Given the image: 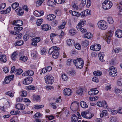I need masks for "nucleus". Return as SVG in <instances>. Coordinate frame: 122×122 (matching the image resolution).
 <instances>
[{
	"label": "nucleus",
	"instance_id": "412c9836",
	"mask_svg": "<svg viewBox=\"0 0 122 122\" xmlns=\"http://www.w3.org/2000/svg\"><path fill=\"white\" fill-rule=\"evenodd\" d=\"M6 56L5 55H2L0 56V61L4 63L7 60L6 59Z\"/></svg>",
	"mask_w": 122,
	"mask_h": 122
},
{
	"label": "nucleus",
	"instance_id": "2eb2a0df",
	"mask_svg": "<svg viewBox=\"0 0 122 122\" xmlns=\"http://www.w3.org/2000/svg\"><path fill=\"white\" fill-rule=\"evenodd\" d=\"M41 27V28L43 30L45 31L50 30L51 28L50 26L49 25L46 24L42 25Z\"/></svg>",
	"mask_w": 122,
	"mask_h": 122
},
{
	"label": "nucleus",
	"instance_id": "3c124183",
	"mask_svg": "<svg viewBox=\"0 0 122 122\" xmlns=\"http://www.w3.org/2000/svg\"><path fill=\"white\" fill-rule=\"evenodd\" d=\"M113 34V31H112L110 30L108 31V33L107 34V35H106L107 36V37L108 36V37L110 38V37L112 36Z\"/></svg>",
	"mask_w": 122,
	"mask_h": 122
},
{
	"label": "nucleus",
	"instance_id": "338daca9",
	"mask_svg": "<svg viewBox=\"0 0 122 122\" xmlns=\"http://www.w3.org/2000/svg\"><path fill=\"white\" fill-rule=\"evenodd\" d=\"M110 122H116V119L115 117H111L110 118Z\"/></svg>",
	"mask_w": 122,
	"mask_h": 122
},
{
	"label": "nucleus",
	"instance_id": "b1692460",
	"mask_svg": "<svg viewBox=\"0 0 122 122\" xmlns=\"http://www.w3.org/2000/svg\"><path fill=\"white\" fill-rule=\"evenodd\" d=\"M70 13H71L72 15L74 16H76L77 17H79L80 16V13L78 12L75 11H72V10H70L69 11Z\"/></svg>",
	"mask_w": 122,
	"mask_h": 122
},
{
	"label": "nucleus",
	"instance_id": "c03bdc74",
	"mask_svg": "<svg viewBox=\"0 0 122 122\" xmlns=\"http://www.w3.org/2000/svg\"><path fill=\"white\" fill-rule=\"evenodd\" d=\"M43 20L42 19H38L37 21V25H40L42 23Z\"/></svg>",
	"mask_w": 122,
	"mask_h": 122
},
{
	"label": "nucleus",
	"instance_id": "4468645a",
	"mask_svg": "<svg viewBox=\"0 0 122 122\" xmlns=\"http://www.w3.org/2000/svg\"><path fill=\"white\" fill-rule=\"evenodd\" d=\"M34 74V72L32 70H29L23 74L22 75L23 76H32Z\"/></svg>",
	"mask_w": 122,
	"mask_h": 122
},
{
	"label": "nucleus",
	"instance_id": "cd10ccee",
	"mask_svg": "<svg viewBox=\"0 0 122 122\" xmlns=\"http://www.w3.org/2000/svg\"><path fill=\"white\" fill-rule=\"evenodd\" d=\"M94 51H99L101 48V46L99 44L95 45Z\"/></svg>",
	"mask_w": 122,
	"mask_h": 122
},
{
	"label": "nucleus",
	"instance_id": "9d476101",
	"mask_svg": "<svg viewBox=\"0 0 122 122\" xmlns=\"http://www.w3.org/2000/svg\"><path fill=\"white\" fill-rule=\"evenodd\" d=\"M97 104L99 107H103L105 108H107V104L105 101L102 102H99L97 103Z\"/></svg>",
	"mask_w": 122,
	"mask_h": 122
},
{
	"label": "nucleus",
	"instance_id": "de8ad7c7",
	"mask_svg": "<svg viewBox=\"0 0 122 122\" xmlns=\"http://www.w3.org/2000/svg\"><path fill=\"white\" fill-rule=\"evenodd\" d=\"M89 42L88 41L85 40L82 42V44L85 47H86L89 44Z\"/></svg>",
	"mask_w": 122,
	"mask_h": 122
},
{
	"label": "nucleus",
	"instance_id": "f03ea898",
	"mask_svg": "<svg viewBox=\"0 0 122 122\" xmlns=\"http://www.w3.org/2000/svg\"><path fill=\"white\" fill-rule=\"evenodd\" d=\"M113 5L112 2L108 0H105L102 4V6L105 10H107L110 9Z\"/></svg>",
	"mask_w": 122,
	"mask_h": 122
},
{
	"label": "nucleus",
	"instance_id": "37998d69",
	"mask_svg": "<svg viewBox=\"0 0 122 122\" xmlns=\"http://www.w3.org/2000/svg\"><path fill=\"white\" fill-rule=\"evenodd\" d=\"M59 56V52L53 53L52 56L55 59L57 58Z\"/></svg>",
	"mask_w": 122,
	"mask_h": 122
},
{
	"label": "nucleus",
	"instance_id": "c756f323",
	"mask_svg": "<svg viewBox=\"0 0 122 122\" xmlns=\"http://www.w3.org/2000/svg\"><path fill=\"white\" fill-rule=\"evenodd\" d=\"M78 119L77 117L75 114H73L72 117L71 121L72 122H77Z\"/></svg>",
	"mask_w": 122,
	"mask_h": 122
},
{
	"label": "nucleus",
	"instance_id": "864d4df0",
	"mask_svg": "<svg viewBox=\"0 0 122 122\" xmlns=\"http://www.w3.org/2000/svg\"><path fill=\"white\" fill-rule=\"evenodd\" d=\"M73 59H69L67 60V62L66 64L68 66H70L71 63V62H73Z\"/></svg>",
	"mask_w": 122,
	"mask_h": 122
},
{
	"label": "nucleus",
	"instance_id": "4be33fe9",
	"mask_svg": "<svg viewBox=\"0 0 122 122\" xmlns=\"http://www.w3.org/2000/svg\"><path fill=\"white\" fill-rule=\"evenodd\" d=\"M56 17L55 15L53 14H50L48 15L47 17V19L50 21L53 20Z\"/></svg>",
	"mask_w": 122,
	"mask_h": 122
},
{
	"label": "nucleus",
	"instance_id": "6e6552de",
	"mask_svg": "<svg viewBox=\"0 0 122 122\" xmlns=\"http://www.w3.org/2000/svg\"><path fill=\"white\" fill-rule=\"evenodd\" d=\"M59 49V48L57 46H53L49 49L48 53L49 54L51 55L53 53L58 52V51Z\"/></svg>",
	"mask_w": 122,
	"mask_h": 122
},
{
	"label": "nucleus",
	"instance_id": "f8f14e48",
	"mask_svg": "<svg viewBox=\"0 0 122 122\" xmlns=\"http://www.w3.org/2000/svg\"><path fill=\"white\" fill-rule=\"evenodd\" d=\"M32 45L36 46L37 45V43L39 42L40 40V38L39 37H36L32 39Z\"/></svg>",
	"mask_w": 122,
	"mask_h": 122
},
{
	"label": "nucleus",
	"instance_id": "bb28decb",
	"mask_svg": "<svg viewBox=\"0 0 122 122\" xmlns=\"http://www.w3.org/2000/svg\"><path fill=\"white\" fill-rule=\"evenodd\" d=\"M10 11L11 7H9L5 10L1 11V13L2 14H6L9 13Z\"/></svg>",
	"mask_w": 122,
	"mask_h": 122
},
{
	"label": "nucleus",
	"instance_id": "680f3d73",
	"mask_svg": "<svg viewBox=\"0 0 122 122\" xmlns=\"http://www.w3.org/2000/svg\"><path fill=\"white\" fill-rule=\"evenodd\" d=\"M58 22L56 20L53 21L51 23V25L53 26H55L57 25Z\"/></svg>",
	"mask_w": 122,
	"mask_h": 122
},
{
	"label": "nucleus",
	"instance_id": "aec40b11",
	"mask_svg": "<svg viewBox=\"0 0 122 122\" xmlns=\"http://www.w3.org/2000/svg\"><path fill=\"white\" fill-rule=\"evenodd\" d=\"M66 42L68 45L69 46L74 45L75 43L74 41L73 40L70 39H67Z\"/></svg>",
	"mask_w": 122,
	"mask_h": 122
},
{
	"label": "nucleus",
	"instance_id": "7ed1b4c3",
	"mask_svg": "<svg viewBox=\"0 0 122 122\" xmlns=\"http://www.w3.org/2000/svg\"><path fill=\"white\" fill-rule=\"evenodd\" d=\"M99 28L102 30H105L108 27L107 23L104 20H100L97 23Z\"/></svg>",
	"mask_w": 122,
	"mask_h": 122
},
{
	"label": "nucleus",
	"instance_id": "e433bc0d",
	"mask_svg": "<svg viewBox=\"0 0 122 122\" xmlns=\"http://www.w3.org/2000/svg\"><path fill=\"white\" fill-rule=\"evenodd\" d=\"M62 24H61L60 26H59V28L61 29H63L65 27L66 23L64 20H62Z\"/></svg>",
	"mask_w": 122,
	"mask_h": 122
},
{
	"label": "nucleus",
	"instance_id": "2f4dec72",
	"mask_svg": "<svg viewBox=\"0 0 122 122\" xmlns=\"http://www.w3.org/2000/svg\"><path fill=\"white\" fill-rule=\"evenodd\" d=\"M56 14L58 16H60L61 15V10L60 9H56L55 11Z\"/></svg>",
	"mask_w": 122,
	"mask_h": 122
},
{
	"label": "nucleus",
	"instance_id": "13d9d810",
	"mask_svg": "<svg viewBox=\"0 0 122 122\" xmlns=\"http://www.w3.org/2000/svg\"><path fill=\"white\" fill-rule=\"evenodd\" d=\"M34 14L36 16L38 17L40 16V12L37 11H35L34 12Z\"/></svg>",
	"mask_w": 122,
	"mask_h": 122
},
{
	"label": "nucleus",
	"instance_id": "473e14b6",
	"mask_svg": "<svg viewBox=\"0 0 122 122\" xmlns=\"http://www.w3.org/2000/svg\"><path fill=\"white\" fill-rule=\"evenodd\" d=\"M14 29L17 31V34H18L19 33V31L22 30L23 29V28L22 27L18 26L14 27Z\"/></svg>",
	"mask_w": 122,
	"mask_h": 122
},
{
	"label": "nucleus",
	"instance_id": "5701e85b",
	"mask_svg": "<svg viewBox=\"0 0 122 122\" xmlns=\"http://www.w3.org/2000/svg\"><path fill=\"white\" fill-rule=\"evenodd\" d=\"M81 106L83 108H85L88 107V106L86 102L83 101H81L80 104Z\"/></svg>",
	"mask_w": 122,
	"mask_h": 122
},
{
	"label": "nucleus",
	"instance_id": "e2e57ef3",
	"mask_svg": "<svg viewBox=\"0 0 122 122\" xmlns=\"http://www.w3.org/2000/svg\"><path fill=\"white\" fill-rule=\"evenodd\" d=\"M43 3V1L41 0L38 1L36 3V5L37 6H40Z\"/></svg>",
	"mask_w": 122,
	"mask_h": 122
},
{
	"label": "nucleus",
	"instance_id": "393cba45",
	"mask_svg": "<svg viewBox=\"0 0 122 122\" xmlns=\"http://www.w3.org/2000/svg\"><path fill=\"white\" fill-rule=\"evenodd\" d=\"M99 56V60L102 62H103L104 60L103 59V57L104 56V53L102 52L100 53L98 55Z\"/></svg>",
	"mask_w": 122,
	"mask_h": 122
},
{
	"label": "nucleus",
	"instance_id": "6e6d98bb",
	"mask_svg": "<svg viewBox=\"0 0 122 122\" xmlns=\"http://www.w3.org/2000/svg\"><path fill=\"white\" fill-rule=\"evenodd\" d=\"M62 79L64 81L67 80L68 79V77L65 74L62 75Z\"/></svg>",
	"mask_w": 122,
	"mask_h": 122
},
{
	"label": "nucleus",
	"instance_id": "a19ab883",
	"mask_svg": "<svg viewBox=\"0 0 122 122\" xmlns=\"http://www.w3.org/2000/svg\"><path fill=\"white\" fill-rule=\"evenodd\" d=\"M27 57L25 56H22L20 58V59L22 61L25 62L27 60Z\"/></svg>",
	"mask_w": 122,
	"mask_h": 122
},
{
	"label": "nucleus",
	"instance_id": "39448f33",
	"mask_svg": "<svg viewBox=\"0 0 122 122\" xmlns=\"http://www.w3.org/2000/svg\"><path fill=\"white\" fill-rule=\"evenodd\" d=\"M109 75L112 77L116 76L117 74L116 69L113 66H112L109 68Z\"/></svg>",
	"mask_w": 122,
	"mask_h": 122
},
{
	"label": "nucleus",
	"instance_id": "ddd939ff",
	"mask_svg": "<svg viewBox=\"0 0 122 122\" xmlns=\"http://www.w3.org/2000/svg\"><path fill=\"white\" fill-rule=\"evenodd\" d=\"M63 93L65 95L69 96L72 94V91L71 89L66 88L64 90Z\"/></svg>",
	"mask_w": 122,
	"mask_h": 122
},
{
	"label": "nucleus",
	"instance_id": "4c0bfd02",
	"mask_svg": "<svg viewBox=\"0 0 122 122\" xmlns=\"http://www.w3.org/2000/svg\"><path fill=\"white\" fill-rule=\"evenodd\" d=\"M107 20L109 24H112L114 22L113 19L111 17H108L107 18Z\"/></svg>",
	"mask_w": 122,
	"mask_h": 122
},
{
	"label": "nucleus",
	"instance_id": "a878e982",
	"mask_svg": "<svg viewBox=\"0 0 122 122\" xmlns=\"http://www.w3.org/2000/svg\"><path fill=\"white\" fill-rule=\"evenodd\" d=\"M84 37L88 39H90L92 37V35L90 33L87 32L85 34Z\"/></svg>",
	"mask_w": 122,
	"mask_h": 122
},
{
	"label": "nucleus",
	"instance_id": "603ef678",
	"mask_svg": "<svg viewBox=\"0 0 122 122\" xmlns=\"http://www.w3.org/2000/svg\"><path fill=\"white\" fill-rule=\"evenodd\" d=\"M75 46V48L77 49L80 50L81 49V45L78 43L76 44Z\"/></svg>",
	"mask_w": 122,
	"mask_h": 122
},
{
	"label": "nucleus",
	"instance_id": "72a5a7b5",
	"mask_svg": "<svg viewBox=\"0 0 122 122\" xmlns=\"http://www.w3.org/2000/svg\"><path fill=\"white\" fill-rule=\"evenodd\" d=\"M94 74L97 76H99L101 75L102 72L99 71H94L93 73Z\"/></svg>",
	"mask_w": 122,
	"mask_h": 122
},
{
	"label": "nucleus",
	"instance_id": "6ab92c4d",
	"mask_svg": "<svg viewBox=\"0 0 122 122\" xmlns=\"http://www.w3.org/2000/svg\"><path fill=\"white\" fill-rule=\"evenodd\" d=\"M115 35L118 38L122 37V31L120 30H117L115 32Z\"/></svg>",
	"mask_w": 122,
	"mask_h": 122
},
{
	"label": "nucleus",
	"instance_id": "a18cd8bd",
	"mask_svg": "<svg viewBox=\"0 0 122 122\" xmlns=\"http://www.w3.org/2000/svg\"><path fill=\"white\" fill-rule=\"evenodd\" d=\"M65 0H54V1L57 3L60 4L63 3L65 2Z\"/></svg>",
	"mask_w": 122,
	"mask_h": 122
},
{
	"label": "nucleus",
	"instance_id": "a211bd4d",
	"mask_svg": "<svg viewBox=\"0 0 122 122\" xmlns=\"http://www.w3.org/2000/svg\"><path fill=\"white\" fill-rule=\"evenodd\" d=\"M15 11L18 15H22L24 14L23 10L21 8H19L16 9Z\"/></svg>",
	"mask_w": 122,
	"mask_h": 122
},
{
	"label": "nucleus",
	"instance_id": "bf43d9fd",
	"mask_svg": "<svg viewBox=\"0 0 122 122\" xmlns=\"http://www.w3.org/2000/svg\"><path fill=\"white\" fill-rule=\"evenodd\" d=\"M11 81L10 79H9L7 76L4 79V81L6 84L9 83Z\"/></svg>",
	"mask_w": 122,
	"mask_h": 122
},
{
	"label": "nucleus",
	"instance_id": "f3484780",
	"mask_svg": "<svg viewBox=\"0 0 122 122\" xmlns=\"http://www.w3.org/2000/svg\"><path fill=\"white\" fill-rule=\"evenodd\" d=\"M88 114H87V111L83 112L81 113V115L83 117L86 118H87L91 119L93 116V115L91 114L90 116L88 117Z\"/></svg>",
	"mask_w": 122,
	"mask_h": 122
},
{
	"label": "nucleus",
	"instance_id": "1a4fd4ad",
	"mask_svg": "<svg viewBox=\"0 0 122 122\" xmlns=\"http://www.w3.org/2000/svg\"><path fill=\"white\" fill-rule=\"evenodd\" d=\"M33 80V79L32 77L30 76L29 77L25 79L23 82V84L27 85L32 83Z\"/></svg>",
	"mask_w": 122,
	"mask_h": 122
},
{
	"label": "nucleus",
	"instance_id": "79ce46f5",
	"mask_svg": "<svg viewBox=\"0 0 122 122\" xmlns=\"http://www.w3.org/2000/svg\"><path fill=\"white\" fill-rule=\"evenodd\" d=\"M40 98L38 95H34L33 96V100L36 101H38L40 100Z\"/></svg>",
	"mask_w": 122,
	"mask_h": 122
},
{
	"label": "nucleus",
	"instance_id": "49530a36",
	"mask_svg": "<svg viewBox=\"0 0 122 122\" xmlns=\"http://www.w3.org/2000/svg\"><path fill=\"white\" fill-rule=\"evenodd\" d=\"M75 31L74 29H70L69 30V32L70 35L73 36L75 34Z\"/></svg>",
	"mask_w": 122,
	"mask_h": 122
},
{
	"label": "nucleus",
	"instance_id": "423d86ee",
	"mask_svg": "<svg viewBox=\"0 0 122 122\" xmlns=\"http://www.w3.org/2000/svg\"><path fill=\"white\" fill-rule=\"evenodd\" d=\"M59 31L60 33V34H55L54 33H53L51 34L50 38L52 42L53 41H52L54 38L56 36H59L60 38H61L63 36L64 34L63 32L61 30H59Z\"/></svg>",
	"mask_w": 122,
	"mask_h": 122
},
{
	"label": "nucleus",
	"instance_id": "dca6fc26",
	"mask_svg": "<svg viewBox=\"0 0 122 122\" xmlns=\"http://www.w3.org/2000/svg\"><path fill=\"white\" fill-rule=\"evenodd\" d=\"M15 107L18 110H24L25 107V106L22 104H18L15 105Z\"/></svg>",
	"mask_w": 122,
	"mask_h": 122
},
{
	"label": "nucleus",
	"instance_id": "5fc2aeb1",
	"mask_svg": "<svg viewBox=\"0 0 122 122\" xmlns=\"http://www.w3.org/2000/svg\"><path fill=\"white\" fill-rule=\"evenodd\" d=\"M5 94L8 95L11 97H13L14 96V94L11 92L10 91L7 92L5 93Z\"/></svg>",
	"mask_w": 122,
	"mask_h": 122
},
{
	"label": "nucleus",
	"instance_id": "0eeeda50",
	"mask_svg": "<svg viewBox=\"0 0 122 122\" xmlns=\"http://www.w3.org/2000/svg\"><path fill=\"white\" fill-rule=\"evenodd\" d=\"M78 102L75 101L73 102L71 104L70 108L73 111H76L78 109Z\"/></svg>",
	"mask_w": 122,
	"mask_h": 122
},
{
	"label": "nucleus",
	"instance_id": "69168bd1",
	"mask_svg": "<svg viewBox=\"0 0 122 122\" xmlns=\"http://www.w3.org/2000/svg\"><path fill=\"white\" fill-rule=\"evenodd\" d=\"M92 80L93 81L96 82H98L99 81L98 78L96 77H93L92 78Z\"/></svg>",
	"mask_w": 122,
	"mask_h": 122
},
{
	"label": "nucleus",
	"instance_id": "f704fd0d",
	"mask_svg": "<svg viewBox=\"0 0 122 122\" xmlns=\"http://www.w3.org/2000/svg\"><path fill=\"white\" fill-rule=\"evenodd\" d=\"M76 93L78 94L82 95L83 93V89L82 88H80L76 92Z\"/></svg>",
	"mask_w": 122,
	"mask_h": 122
},
{
	"label": "nucleus",
	"instance_id": "4d7b16f0",
	"mask_svg": "<svg viewBox=\"0 0 122 122\" xmlns=\"http://www.w3.org/2000/svg\"><path fill=\"white\" fill-rule=\"evenodd\" d=\"M84 11L85 12V15L86 16H87L88 15H90L91 14V11L90 10L87 9Z\"/></svg>",
	"mask_w": 122,
	"mask_h": 122
},
{
	"label": "nucleus",
	"instance_id": "c9c22d12",
	"mask_svg": "<svg viewBox=\"0 0 122 122\" xmlns=\"http://www.w3.org/2000/svg\"><path fill=\"white\" fill-rule=\"evenodd\" d=\"M47 5L49 6H54L56 5V4L53 2L49 1L47 2Z\"/></svg>",
	"mask_w": 122,
	"mask_h": 122
},
{
	"label": "nucleus",
	"instance_id": "0e129e2a",
	"mask_svg": "<svg viewBox=\"0 0 122 122\" xmlns=\"http://www.w3.org/2000/svg\"><path fill=\"white\" fill-rule=\"evenodd\" d=\"M50 106H51V107L53 108L54 109H56L57 108V107L56 106V104L55 103H50Z\"/></svg>",
	"mask_w": 122,
	"mask_h": 122
},
{
	"label": "nucleus",
	"instance_id": "8fccbe9b",
	"mask_svg": "<svg viewBox=\"0 0 122 122\" xmlns=\"http://www.w3.org/2000/svg\"><path fill=\"white\" fill-rule=\"evenodd\" d=\"M44 107V105H36L34 106V107L35 108L37 109L41 108Z\"/></svg>",
	"mask_w": 122,
	"mask_h": 122
},
{
	"label": "nucleus",
	"instance_id": "052dcab7",
	"mask_svg": "<svg viewBox=\"0 0 122 122\" xmlns=\"http://www.w3.org/2000/svg\"><path fill=\"white\" fill-rule=\"evenodd\" d=\"M6 4L5 3H3L0 4V9H4L6 6Z\"/></svg>",
	"mask_w": 122,
	"mask_h": 122
},
{
	"label": "nucleus",
	"instance_id": "09e8293b",
	"mask_svg": "<svg viewBox=\"0 0 122 122\" xmlns=\"http://www.w3.org/2000/svg\"><path fill=\"white\" fill-rule=\"evenodd\" d=\"M35 88L34 86L32 85H30L27 86V89L28 90H33L35 89Z\"/></svg>",
	"mask_w": 122,
	"mask_h": 122
},
{
	"label": "nucleus",
	"instance_id": "58836bf2",
	"mask_svg": "<svg viewBox=\"0 0 122 122\" xmlns=\"http://www.w3.org/2000/svg\"><path fill=\"white\" fill-rule=\"evenodd\" d=\"M19 6V3H18L15 2L13 3L12 5V8L15 9Z\"/></svg>",
	"mask_w": 122,
	"mask_h": 122
},
{
	"label": "nucleus",
	"instance_id": "20e7f679",
	"mask_svg": "<svg viewBox=\"0 0 122 122\" xmlns=\"http://www.w3.org/2000/svg\"><path fill=\"white\" fill-rule=\"evenodd\" d=\"M45 83L47 84H52L54 82L53 78L51 75H47L44 77Z\"/></svg>",
	"mask_w": 122,
	"mask_h": 122
},
{
	"label": "nucleus",
	"instance_id": "c85d7f7f",
	"mask_svg": "<svg viewBox=\"0 0 122 122\" xmlns=\"http://www.w3.org/2000/svg\"><path fill=\"white\" fill-rule=\"evenodd\" d=\"M17 54L16 52H14L11 56V58L14 61L16 60V58H17Z\"/></svg>",
	"mask_w": 122,
	"mask_h": 122
},
{
	"label": "nucleus",
	"instance_id": "7c9ffc66",
	"mask_svg": "<svg viewBox=\"0 0 122 122\" xmlns=\"http://www.w3.org/2000/svg\"><path fill=\"white\" fill-rule=\"evenodd\" d=\"M23 71V70L21 69H19L15 71V74L16 75H19Z\"/></svg>",
	"mask_w": 122,
	"mask_h": 122
},
{
	"label": "nucleus",
	"instance_id": "ea45409f",
	"mask_svg": "<svg viewBox=\"0 0 122 122\" xmlns=\"http://www.w3.org/2000/svg\"><path fill=\"white\" fill-rule=\"evenodd\" d=\"M81 27H82L84 25H86V22L84 20H81L80 22L79 23Z\"/></svg>",
	"mask_w": 122,
	"mask_h": 122
},
{
	"label": "nucleus",
	"instance_id": "774afa93",
	"mask_svg": "<svg viewBox=\"0 0 122 122\" xmlns=\"http://www.w3.org/2000/svg\"><path fill=\"white\" fill-rule=\"evenodd\" d=\"M117 84L119 86L122 85V79H121L118 80L117 82Z\"/></svg>",
	"mask_w": 122,
	"mask_h": 122
},
{
	"label": "nucleus",
	"instance_id": "9b49d317",
	"mask_svg": "<svg viewBox=\"0 0 122 122\" xmlns=\"http://www.w3.org/2000/svg\"><path fill=\"white\" fill-rule=\"evenodd\" d=\"M23 21L20 20H14L13 22L12 23V25L16 26H21L23 25Z\"/></svg>",
	"mask_w": 122,
	"mask_h": 122
},
{
	"label": "nucleus",
	"instance_id": "f257e3e1",
	"mask_svg": "<svg viewBox=\"0 0 122 122\" xmlns=\"http://www.w3.org/2000/svg\"><path fill=\"white\" fill-rule=\"evenodd\" d=\"M73 62L77 68L80 69L82 68L84 64L83 59L81 58H77L74 60Z\"/></svg>",
	"mask_w": 122,
	"mask_h": 122
}]
</instances>
